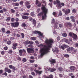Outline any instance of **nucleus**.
<instances>
[{"label":"nucleus","instance_id":"f257e3e1","mask_svg":"<svg viewBox=\"0 0 78 78\" xmlns=\"http://www.w3.org/2000/svg\"><path fill=\"white\" fill-rule=\"evenodd\" d=\"M47 44V46L45 47V48H41L40 50V53H41V56H43L44 55L47 54L50 51V48H51V43L53 42V40L50 39L48 40H46L45 41Z\"/></svg>","mask_w":78,"mask_h":78},{"label":"nucleus","instance_id":"f03ea898","mask_svg":"<svg viewBox=\"0 0 78 78\" xmlns=\"http://www.w3.org/2000/svg\"><path fill=\"white\" fill-rule=\"evenodd\" d=\"M41 9L42 10V12H43L44 15L42 16V19L44 20L47 17V12H48V9L46 8L45 7H43L41 8Z\"/></svg>","mask_w":78,"mask_h":78},{"label":"nucleus","instance_id":"7ed1b4c3","mask_svg":"<svg viewBox=\"0 0 78 78\" xmlns=\"http://www.w3.org/2000/svg\"><path fill=\"white\" fill-rule=\"evenodd\" d=\"M11 25L12 27H14V28H17L19 26V22H15V23H11Z\"/></svg>","mask_w":78,"mask_h":78},{"label":"nucleus","instance_id":"20e7f679","mask_svg":"<svg viewBox=\"0 0 78 78\" xmlns=\"http://www.w3.org/2000/svg\"><path fill=\"white\" fill-rule=\"evenodd\" d=\"M62 11L65 13L66 15H68L70 12V9H66L65 10V9H63Z\"/></svg>","mask_w":78,"mask_h":78},{"label":"nucleus","instance_id":"39448f33","mask_svg":"<svg viewBox=\"0 0 78 78\" xmlns=\"http://www.w3.org/2000/svg\"><path fill=\"white\" fill-rule=\"evenodd\" d=\"M25 5L27 9H30L31 8V5H30V2L29 1H26L25 2Z\"/></svg>","mask_w":78,"mask_h":78},{"label":"nucleus","instance_id":"423d86ee","mask_svg":"<svg viewBox=\"0 0 78 78\" xmlns=\"http://www.w3.org/2000/svg\"><path fill=\"white\" fill-rule=\"evenodd\" d=\"M69 47V46L68 45L63 44H62V46L61 45L60 46V48L62 49L63 50H64L65 48H68Z\"/></svg>","mask_w":78,"mask_h":78},{"label":"nucleus","instance_id":"0eeeda50","mask_svg":"<svg viewBox=\"0 0 78 78\" xmlns=\"http://www.w3.org/2000/svg\"><path fill=\"white\" fill-rule=\"evenodd\" d=\"M23 53H24V55H25V53H26V51H25L24 49H20L19 50V55L20 56H22Z\"/></svg>","mask_w":78,"mask_h":78},{"label":"nucleus","instance_id":"6e6552de","mask_svg":"<svg viewBox=\"0 0 78 78\" xmlns=\"http://www.w3.org/2000/svg\"><path fill=\"white\" fill-rule=\"evenodd\" d=\"M27 51L28 53H33L34 52V51L32 48H27Z\"/></svg>","mask_w":78,"mask_h":78},{"label":"nucleus","instance_id":"1a4fd4ad","mask_svg":"<svg viewBox=\"0 0 78 78\" xmlns=\"http://www.w3.org/2000/svg\"><path fill=\"white\" fill-rule=\"evenodd\" d=\"M49 62L50 63L51 65H54V64H55L56 62L55 59H53L49 60Z\"/></svg>","mask_w":78,"mask_h":78},{"label":"nucleus","instance_id":"9d476101","mask_svg":"<svg viewBox=\"0 0 78 78\" xmlns=\"http://www.w3.org/2000/svg\"><path fill=\"white\" fill-rule=\"evenodd\" d=\"M25 45H29V44H33V42L31 41H27L25 43Z\"/></svg>","mask_w":78,"mask_h":78},{"label":"nucleus","instance_id":"9b49d317","mask_svg":"<svg viewBox=\"0 0 78 78\" xmlns=\"http://www.w3.org/2000/svg\"><path fill=\"white\" fill-rule=\"evenodd\" d=\"M52 51L54 53H59V49L58 48H55V49H52Z\"/></svg>","mask_w":78,"mask_h":78},{"label":"nucleus","instance_id":"f8f14e48","mask_svg":"<svg viewBox=\"0 0 78 78\" xmlns=\"http://www.w3.org/2000/svg\"><path fill=\"white\" fill-rule=\"evenodd\" d=\"M5 72H8V73H11L12 72L11 69L7 68H5Z\"/></svg>","mask_w":78,"mask_h":78},{"label":"nucleus","instance_id":"ddd939ff","mask_svg":"<svg viewBox=\"0 0 78 78\" xmlns=\"http://www.w3.org/2000/svg\"><path fill=\"white\" fill-rule=\"evenodd\" d=\"M18 44L17 43H14L12 44V48H13L14 50H16L17 48V47Z\"/></svg>","mask_w":78,"mask_h":78},{"label":"nucleus","instance_id":"4468645a","mask_svg":"<svg viewBox=\"0 0 78 78\" xmlns=\"http://www.w3.org/2000/svg\"><path fill=\"white\" fill-rule=\"evenodd\" d=\"M73 49L74 48L73 47H69L67 48V51L68 52H69V51H72V52Z\"/></svg>","mask_w":78,"mask_h":78},{"label":"nucleus","instance_id":"2eb2a0df","mask_svg":"<svg viewBox=\"0 0 78 78\" xmlns=\"http://www.w3.org/2000/svg\"><path fill=\"white\" fill-rule=\"evenodd\" d=\"M56 3L59 8H61L62 7V6H61L60 5V1L58 0H56Z\"/></svg>","mask_w":78,"mask_h":78},{"label":"nucleus","instance_id":"dca6fc26","mask_svg":"<svg viewBox=\"0 0 78 78\" xmlns=\"http://www.w3.org/2000/svg\"><path fill=\"white\" fill-rule=\"evenodd\" d=\"M34 34H39L40 35V36H42V34L41 33V32H39L38 31H34L33 32Z\"/></svg>","mask_w":78,"mask_h":78},{"label":"nucleus","instance_id":"f3484780","mask_svg":"<svg viewBox=\"0 0 78 78\" xmlns=\"http://www.w3.org/2000/svg\"><path fill=\"white\" fill-rule=\"evenodd\" d=\"M69 69L71 70L74 71V70H75L76 69V68L73 66H71L69 67Z\"/></svg>","mask_w":78,"mask_h":78},{"label":"nucleus","instance_id":"a211bd4d","mask_svg":"<svg viewBox=\"0 0 78 78\" xmlns=\"http://www.w3.org/2000/svg\"><path fill=\"white\" fill-rule=\"evenodd\" d=\"M34 71L35 72H36V73L40 74H41L42 72V71H39L38 70H36V69L34 70Z\"/></svg>","mask_w":78,"mask_h":78},{"label":"nucleus","instance_id":"6ab92c4d","mask_svg":"<svg viewBox=\"0 0 78 78\" xmlns=\"http://www.w3.org/2000/svg\"><path fill=\"white\" fill-rule=\"evenodd\" d=\"M72 37L74 39H77V35L75 34H73V35Z\"/></svg>","mask_w":78,"mask_h":78},{"label":"nucleus","instance_id":"aec40b11","mask_svg":"<svg viewBox=\"0 0 78 78\" xmlns=\"http://www.w3.org/2000/svg\"><path fill=\"white\" fill-rule=\"evenodd\" d=\"M22 17L23 19H28L29 17L28 16L22 15Z\"/></svg>","mask_w":78,"mask_h":78},{"label":"nucleus","instance_id":"412c9836","mask_svg":"<svg viewBox=\"0 0 78 78\" xmlns=\"http://www.w3.org/2000/svg\"><path fill=\"white\" fill-rule=\"evenodd\" d=\"M33 24L34 25V27L36 26V21L34 19H33L32 20Z\"/></svg>","mask_w":78,"mask_h":78},{"label":"nucleus","instance_id":"4be33fe9","mask_svg":"<svg viewBox=\"0 0 78 78\" xmlns=\"http://www.w3.org/2000/svg\"><path fill=\"white\" fill-rule=\"evenodd\" d=\"M72 12V13L75 14H76V10L75 9H73Z\"/></svg>","mask_w":78,"mask_h":78},{"label":"nucleus","instance_id":"5701e85b","mask_svg":"<svg viewBox=\"0 0 78 78\" xmlns=\"http://www.w3.org/2000/svg\"><path fill=\"white\" fill-rule=\"evenodd\" d=\"M13 2H16L17 0H6L7 2H8V3H10L11 1H12Z\"/></svg>","mask_w":78,"mask_h":78},{"label":"nucleus","instance_id":"b1692460","mask_svg":"<svg viewBox=\"0 0 78 78\" xmlns=\"http://www.w3.org/2000/svg\"><path fill=\"white\" fill-rule=\"evenodd\" d=\"M26 26L27 25L25 23H22L21 24V26L23 28H25Z\"/></svg>","mask_w":78,"mask_h":78},{"label":"nucleus","instance_id":"393cba45","mask_svg":"<svg viewBox=\"0 0 78 78\" xmlns=\"http://www.w3.org/2000/svg\"><path fill=\"white\" fill-rule=\"evenodd\" d=\"M56 69L55 68H51V72H55V71H56Z\"/></svg>","mask_w":78,"mask_h":78},{"label":"nucleus","instance_id":"a878e982","mask_svg":"<svg viewBox=\"0 0 78 78\" xmlns=\"http://www.w3.org/2000/svg\"><path fill=\"white\" fill-rule=\"evenodd\" d=\"M66 24L67 26H69V27H72V24L70 23H66Z\"/></svg>","mask_w":78,"mask_h":78},{"label":"nucleus","instance_id":"bb28decb","mask_svg":"<svg viewBox=\"0 0 78 78\" xmlns=\"http://www.w3.org/2000/svg\"><path fill=\"white\" fill-rule=\"evenodd\" d=\"M10 20H11V17H8L6 19V21L7 22H9Z\"/></svg>","mask_w":78,"mask_h":78},{"label":"nucleus","instance_id":"cd10ccee","mask_svg":"<svg viewBox=\"0 0 78 78\" xmlns=\"http://www.w3.org/2000/svg\"><path fill=\"white\" fill-rule=\"evenodd\" d=\"M30 16H32V17H34V16H35V14H34V13L33 12H32L30 13Z\"/></svg>","mask_w":78,"mask_h":78},{"label":"nucleus","instance_id":"c85d7f7f","mask_svg":"<svg viewBox=\"0 0 78 78\" xmlns=\"http://www.w3.org/2000/svg\"><path fill=\"white\" fill-rule=\"evenodd\" d=\"M14 5L16 6H19V4L17 2H15L14 3Z\"/></svg>","mask_w":78,"mask_h":78},{"label":"nucleus","instance_id":"c756f323","mask_svg":"<svg viewBox=\"0 0 78 78\" xmlns=\"http://www.w3.org/2000/svg\"><path fill=\"white\" fill-rule=\"evenodd\" d=\"M58 69L59 71H60V72H62V71L63 70V69L61 67H59L58 68Z\"/></svg>","mask_w":78,"mask_h":78},{"label":"nucleus","instance_id":"7c9ffc66","mask_svg":"<svg viewBox=\"0 0 78 78\" xmlns=\"http://www.w3.org/2000/svg\"><path fill=\"white\" fill-rule=\"evenodd\" d=\"M64 56L65 57V58H69V55H68V54H65L64 55Z\"/></svg>","mask_w":78,"mask_h":78},{"label":"nucleus","instance_id":"2f4dec72","mask_svg":"<svg viewBox=\"0 0 78 78\" xmlns=\"http://www.w3.org/2000/svg\"><path fill=\"white\" fill-rule=\"evenodd\" d=\"M7 44L8 45H11V41H8Z\"/></svg>","mask_w":78,"mask_h":78},{"label":"nucleus","instance_id":"473e14b6","mask_svg":"<svg viewBox=\"0 0 78 78\" xmlns=\"http://www.w3.org/2000/svg\"><path fill=\"white\" fill-rule=\"evenodd\" d=\"M2 31V32H3V33H5V28H2L1 29Z\"/></svg>","mask_w":78,"mask_h":78},{"label":"nucleus","instance_id":"72a5a7b5","mask_svg":"<svg viewBox=\"0 0 78 78\" xmlns=\"http://www.w3.org/2000/svg\"><path fill=\"white\" fill-rule=\"evenodd\" d=\"M73 34H74V33H71V32H70L69 33V35L71 37H72V35H73Z\"/></svg>","mask_w":78,"mask_h":78},{"label":"nucleus","instance_id":"f704fd0d","mask_svg":"<svg viewBox=\"0 0 78 78\" xmlns=\"http://www.w3.org/2000/svg\"><path fill=\"white\" fill-rule=\"evenodd\" d=\"M63 24H60L59 25V27L60 28H63Z\"/></svg>","mask_w":78,"mask_h":78},{"label":"nucleus","instance_id":"c9c22d12","mask_svg":"<svg viewBox=\"0 0 78 78\" xmlns=\"http://www.w3.org/2000/svg\"><path fill=\"white\" fill-rule=\"evenodd\" d=\"M23 62H27V59H26L25 58H23L22 60Z\"/></svg>","mask_w":78,"mask_h":78},{"label":"nucleus","instance_id":"e433bc0d","mask_svg":"<svg viewBox=\"0 0 78 78\" xmlns=\"http://www.w3.org/2000/svg\"><path fill=\"white\" fill-rule=\"evenodd\" d=\"M9 54H12V50H9L8 52Z\"/></svg>","mask_w":78,"mask_h":78},{"label":"nucleus","instance_id":"4c0bfd02","mask_svg":"<svg viewBox=\"0 0 78 78\" xmlns=\"http://www.w3.org/2000/svg\"><path fill=\"white\" fill-rule=\"evenodd\" d=\"M58 16H62V13L61 11H59V12L58 13Z\"/></svg>","mask_w":78,"mask_h":78},{"label":"nucleus","instance_id":"58836bf2","mask_svg":"<svg viewBox=\"0 0 78 78\" xmlns=\"http://www.w3.org/2000/svg\"><path fill=\"white\" fill-rule=\"evenodd\" d=\"M65 42H66V43H67V44H70V42H69V41L68 40V39H66Z\"/></svg>","mask_w":78,"mask_h":78},{"label":"nucleus","instance_id":"ea45409f","mask_svg":"<svg viewBox=\"0 0 78 78\" xmlns=\"http://www.w3.org/2000/svg\"><path fill=\"white\" fill-rule=\"evenodd\" d=\"M62 35L64 37H67V34L66 33H64L62 34Z\"/></svg>","mask_w":78,"mask_h":78},{"label":"nucleus","instance_id":"a19ab883","mask_svg":"<svg viewBox=\"0 0 78 78\" xmlns=\"http://www.w3.org/2000/svg\"><path fill=\"white\" fill-rule=\"evenodd\" d=\"M21 35L22 38H24V37H25V34H24L23 33H21Z\"/></svg>","mask_w":78,"mask_h":78},{"label":"nucleus","instance_id":"79ce46f5","mask_svg":"<svg viewBox=\"0 0 78 78\" xmlns=\"http://www.w3.org/2000/svg\"><path fill=\"white\" fill-rule=\"evenodd\" d=\"M43 14H44V13H43V12H41L40 13H39L38 14V16H42V15H43Z\"/></svg>","mask_w":78,"mask_h":78},{"label":"nucleus","instance_id":"37998d69","mask_svg":"<svg viewBox=\"0 0 78 78\" xmlns=\"http://www.w3.org/2000/svg\"><path fill=\"white\" fill-rule=\"evenodd\" d=\"M20 5H23V2L22 1H21L20 2Z\"/></svg>","mask_w":78,"mask_h":78},{"label":"nucleus","instance_id":"c03bdc74","mask_svg":"<svg viewBox=\"0 0 78 78\" xmlns=\"http://www.w3.org/2000/svg\"><path fill=\"white\" fill-rule=\"evenodd\" d=\"M60 5L61 6H64V5H65V4L63 2H62L61 3H60Z\"/></svg>","mask_w":78,"mask_h":78},{"label":"nucleus","instance_id":"a18cd8bd","mask_svg":"<svg viewBox=\"0 0 78 78\" xmlns=\"http://www.w3.org/2000/svg\"><path fill=\"white\" fill-rule=\"evenodd\" d=\"M11 12L12 13H14L15 12V10L13 9H11Z\"/></svg>","mask_w":78,"mask_h":78},{"label":"nucleus","instance_id":"49530a36","mask_svg":"<svg viewBox=\"0 0 78 78\" xmlns=\"http://www.w3.org/2000/svg\"><path fill=\"white\" fill-rule=\"evenodd\" d=\"M11 33V31L10 30H7L6 32V34H10Z\"/></svg>","mask_w":78,"mask_h":78},{"label":"nucleus","instance_id":"de8ad7c7","mask_svg":"<svg viewBox=\"0 0 78 78\" xmlns=\"http://www.w3.org/2000/svg\"><path fill=\"white\" fill-rule=\"evenodd\" d=\"M23 14L24 16H29V13H23Z\"/></svg>","mask_w":78,"mask_h":78},{"label":"nucleus","instance_id":"09e8293b","mask_svg":"<svg viewBox=\"0 0 78 78\" xmlns=\"http://www.w3.org/2000/svg\"><path fill=\"white\" fill-rule=\"evenodd\" d=\"M15 21V19L13 18H12L11 19V22H13Z\"/></svg>","mask_w":78,"mask_h":78},{"label":"nucleus","instance_id":"8fccbe9b","mask_svg":"<svg viewBox=\"0 0 78 78\" xmlns=\"http://www.w3.org/2000/svg\"><path fill=\"white\" fill-rule=\"evenodd\" d=\"M28 47L30 48H33V44H30L28 45Z\"/></svg>","mask_w":78,"mask_h":78},{"label":"nucleus","instance_id":"3c124183","mask_svg":"<svg viewBox=\"0 0 78 78\" xmlns=\"http://www.w3.org/2000/svg\"><path fill=\"white\" fill-rule=\"evenodd\" d=\"M75 47H78V43H76L74 44Z\"/></svg>","mask_w":78,"mask_h":78},{"label":"nucleus","instance_id":"603ef678","mask_svg":"<svg viewBox=\"0 0 78 78\" xmlns=\"http://www.w3.org/2000/svg\"><path fill=\"white\" fill-rule=\"evenodd\" d=\"M49 78H53V75L51 74L49 76Z\"/></svg>","mask_w":78,"mask_h":78},{"label":"nucleus","instance_id":"864d4df0","mask_svg":"<svg viewBox=\"0 0 78 78\" xmlns=\"http://www.w3.org/2000/svg\"><path fill=\"white\" fill-rule=\"evenodd\" d=\"M72 52H73V53H76V50L75 49H73V50Z\"/></svg>","mask_w":78,"mask_h":78},{"label":"nucleus","instance_id":"5fc2aeb1","mask_svg":"<svg viewBox=\"0 0 78 78\" xmlns=\"http://www.w3.org/2000/svg\"><path fill=\"white\" fill-rule=\"evenodd\" d=\"M1 55H5V51H2L1 52Z\"/></svg>","mask_w":78,"mask_h":78},{"label":"nucleus","instance_id":"6e6d98bb","mask_svg":"<svg viewBox=\"0 0 78 78\" xmlns=\"http://www.w3.org/2000/svg\"><path fill=\"white\" fill-rule=\"evenodd\" d=\"M70 18L71 20H72L73 19H75V17L73 16H71L70 17Z\"/></svg>","mask_w":78,"mask_h":78},{"label":"nucleus","instance_id":"4d7b16f0","mask_svg":"<svg viewBox=\"0 0 78 78\" xmlns=\"http://www.w3.org/2000/svg\"><path fill=\"white\" fill-rule=\"evenodd\" d=\"M36 5H37V4L39 3V1H38V0H36Z\"/></svg>","mask_w":78,"mask_h":78},{"label":"nucleus","instance_id":"13d9d810","mask_svg":"<svg viewBox=\"0 0 78 78\" xmlns=\"http://www.w3.org/2000/svg\"><path fill=\"white\" fill-rule=\"evenodd\" d=\"M60 39H61V37H60L58 36L57 38V41H59V40H60Z\"/></svg>","mask_w":78,"mask_h":78},{"label":"nucleus","instance_id":"bf43d9fd","mask_svg":"<svg viewBox=\"0 0 78 78\" xmlns=\"http://www.w3.org/2000/svg\"><path fill=\"white\" fill-rule=\"evenodd\" d=\"M19 20L18 18H16L15 19V21L16 22H19Z\"/></svg>","mask_w":78,"mask_h":78},{"label":"nucleus","instance_id":"052dcab7","mask_svg":"<svg viewBox=\"0 0 78 78\" xmlns=\"http://www.w3.org/2000/svg\"><path fill=\"white\" fill-rule=\"evenodd\" d=\"M13 66H12V65H9V67L10 68V69H12Z\"/></svg>","mask_w":78,"mask_h":78},{"label":"nucleus","instance_id":"680f3d73","mask_svg":"<svg viewBox=\"0 0 78 78\" xmlns=\"http://www.w3.org/2000/svg\"><path fill=\"white\" fill-rule=\"evenodd\" d=\"M41 3H39L37 5V6H38V7H40V6H41Z\"/></svg>","mask_w":78,"mask_h":78},{"label":"nucleus","instance_id":"e2e57ef3","mask_svg":"<svg viewBox=\"0 0 78 78\" xmlns=\"http://www.w3.org/2000/svg\"><path fill=\"white\" fill-rule=\"evenodd\" d=\"M44 78H49V77L47 76H46V75H44Z\"/></svg>","mask_w":78,"mask_h":78},{"label":"nucleus","instance_id":"0e129e2a","mask_svg":"<svg viewBox=\"0 0 78 78\" xmlns=\"http://www.w3.org/2000/svg\"><path fill=\"white\" fill-rule=\"evenodd\" d=\"M12 71H14V70H15V67L14 66H13L12 67Z\"/></svg>","mask_w":78,"mask_h":78},{"label":"nucleus","instance_id":"69168bd1","mask_svg":"<svg viewBox=\"0 0 78 78\" xmlns=\"http://www.w3.org/2000/svg\"><path fill=\"white\" fill-rule=\"evenodd\" d=\"M3 14V11L2 10H0V14Z\"/></svg>","mask_w":78,"mask_h":78},{"label":"nucleus","instance_id":"338daca9","mask_svg":"<svg viewBox=\"0 0 78 78\" xmlns=\"http://www.w3.org/2000/svg\"><path fill=\"white\" fill-rule=\"evenodd\" d=\"M31 74L32 75H33V76H34V75H35V73H34V72H32L31 73Z\"/></svg>","mask_w":78,"mask_h":78},{"label":"nucleus","instance_id":"774afa93","mask_svg":"<svg viewBox=\"0 0 78 78\" xmlns=\"http://www.w3.org/2000/svg\"><path fill=\"white\" fill-rule=\"evenodd\" d=\"M31 39L32 40H33V41H35L36 40V38L34 37H31Z\"/></svg>","mask_w":78,"mask_h":78}]
</instances>
